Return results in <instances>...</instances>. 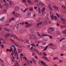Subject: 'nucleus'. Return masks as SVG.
Masks as SVG:
<instances>
[{"instance_id":"1","label":"nucleus","mask_w":66,"mask_h":66,"mask_svg":"<svg viewBox=\"0 0 66 66\" xmlns=\"http://www.w3.org/2000/svg\"><path fill=\"white\" fill-rule=\"evenodd\" d=\"M11 36L12 37H14V38H15V39H16L17 40H19V41H21L22 42H23L25 44H26V43H27L28 44H29V40H28V39H25V40L26 41V42H25L24 41V40L23 39L21 40V39H20L19 38H18L17 37V36H16V35H14L12 34L11 35Z\"/></svg>"},{"instance_id":"2","label":"nucleus","mask_w":66,"mask_h":66,"mask_svg":"<svg viewBox=\"0 0 66 66\" xmlns=\"http://www.w3.org/2000/svg\"><path fill=\"white\" fill-rule=\"evenodd\" d=\"M47 32L53 34L54 32V30L53 27H50L48 28Z\"/></svg>"},{"instance_id":"3","label":"nucleus","mask_w":66,"mask_h":66,"mask_svg":"<svg viewBox=\"0 0 66 66\" xmlns=\"http://www.w3.org/2000/svg\"><path fill=\"white\" fill-rule=\"evenodd\" d=\"M29 38L30 39L33 40V39H37V37L34 35H31L30 36Z\"/></svg>"},{"instance_id":"4","label":"nucleus","mask_w":66,"mask_h":66,"mask_svg":"<svg viewBox=\"0 0 66 66\" xmlns=\"http://www.w3.org/2000/svg\"><path fill=\"white\" fill-rule=\"evenodd\" d=\"M37 33V34L38 36H40V37H42L43 36H48V35L46 34H42L41 36L40 34H39V33L38 32Z\"/></svg>"},{"instance_id":"5","label":"nucleus","mask_w":66,"mask_h":66,"mask_svg":"<svg viewBox=\"0 0 66 66\" xmlns=\"http://www.w3.org/2000/svg\"><path fill=\"white\" fill-rule=\"evenodd\" d=\"M42 23H43V21H42L41 22L37 24V25L36 26V28H40V27H41V24H42Z\"/></svg>"},{"instance_id":"6","label":"nucleus","mask_w":66,"mask_h":66,"mask_svg":"<svg viewBox=\"0 0 66 66\" xmlns=\"http://www.w3.org/2000/svg\"><path fill=\"white\" fill-rule=\"evenodd\" d=\"M14 52L15 56H19V54L17 52V51H16V50H14Z\"/></svg>"},{"instance_id":"7","label":"nucleus","mask_w":66,"mask_h":66,"mask_svg":"<svg viewBox=\"0 0 66 66\" xmlns=\"http://www.w3.org/2000/svg\"><path fill=\"white\" fill-rule=\"evenodd\" d=\"M10 40L13 43V44H15V46H18V47H19V48H21V46H19V45H18L16 44V43H15V42L12 39H10Z\"/></svg>"},{"instance_id":"8","label":"nucleus","mask_w":66,"mask_h":66,"mask_svg":"<svg viewBox=\"0 0 66 66\" xmlns=\"http://www.w3.org/2000/svg\"><path fill=\"white\" fill-rule=\"evenodd\" d=\"M60 19L62 21H64V22H62V23L63 24H65V25H66V20L64 19L63 18H60Z\"/></svg>"},{"instance_id":"9","label":"nucleus","mask_w":66,"mask_h":66,"mask_svg":"<svg viewBox=\"0 0 66 66\" xmlns=\"http://www.w3.org/2000/svg\"><path fill=\"white\" fill-rule=\"evenodd\" d=\"M16 29H18L19 28V23L17 22L15 25Z\"/></svg>"},{"instance_id":"10","label":"nucleus","mask_w":66,"mask_h":66,"mask_svg":"<svg viewBox=\"0 0 66 66\" xmlns=\"http://www.w3.org/2000/svg\"><path fill=\"white\" fill-rule=\"evenodd\" d=\"M12 50H13V48H11L10 50V49H7L6 50V51L7 52H8L9 51H10V52H11Z\"/></svg>"},{"instance_id":"11","label":"nucleus","mask_w":66,"mask_h":66,"mask_svg":"<svg viewBox=\"0 0 66 66\" xmlns=\"http://www.w3.org/2000/svg\"><path fill=\"white\" fill-rule=\"evenodd\" d=\"M53 7L55 8V11H59V9H58V7L57 6H53Z\"/></svg>"},{"instance_id":"12","label":"nucleus","mask_w":66,"mask_h":66,"mask_svg":"<svg viewBox=\"0 0 66 66\" xmlns=\"http://www.w3.org/2000/svg\"><path fill=\"white\" fill-rule=\"evenodd\" d=\"M15 20V19L14 18H12L11 20H9V21H8V23H10V22H11V21H14Z\"/></svg>"},{"instance_id":"13","label":"nucleus","mask_w":66,"mask_h":66,"mask_svg":"<svg viewBox=\"0 0 66 66\" xmlns=\"http://www.w3.org/2000/svg\"><path fill=\"white\" fill-rule=\"evenodd\" d=\"M10 35V34L9 33L7 34L6 35H4V37H9V36Z\"/></svg>"},{"instance_id":"14","label":"nucleus","mask_w":66,"mask_h":66,"mask_svg":"<svg viewBox=\"0 0 66 66\" xmlns=\"http://www.w3.org/2000/svg\"><path fill=\"white\" fill-rule=\"evenodd\" d=\"M15 17H20V14L16 13H15V15L14 16Z\"/></svg>"},{"instance_id":"15","label":"nucleus","mask_w":66,"mask_h":66,"mask_svg":"<svg viewBox=\"0 0 66 66\" xmlns=\"http://www.w3.org/2000/svg\"><path fill=\"white\" fill-rule=\"evenodd\" d=\"M28 8H26L24 10V11H23V9H21V12H23L24 13L26 12L27 10H28Z\"/></svg>"},{"instance_id":"16","label":"nucleus","mask_w":66,"mask_h":66,"mask_svg":"<svg viewBox=\"0 0 66 66\" xmlns=\"http://www.w3.org/2000/svg\"><path fill=\"white\" fill-rule=\"evenodd\" d=\"M51 5V4L49 5H48V8L49 9H50V10H51V11H53V9H52V8L50 6Z\"/></svg>"},{"instance_id":"17","label":"nucleus","mask_w":66,"mask_h":66,"mask_svg":"<svg viewBox=\"0 0 66 66\" xmlns=\"http://www.w3.org/2000/svg\"><path fill=\"white\" fill-rule=\"evenodd\" d=\"M51 14V17L52 18V20H53L54 19V15H52L51 16V12H50Z\"/></svg>"},{"instance_id":"18","label":"nucleus","mask_w":66,"mask_h":66,"mask_svg":"<svg viewBox=\"0 0 66 66\" xmlns=\"http://www.w3.org/2000/svg\"><path fill=\"white\" fill-rule=\"evenodd\" d=\"M27 1L29 4H33V3L32 2H31V0H27Z\"/></svg>"},{"instance_id":"19","label":"nucleus","mask_w":66,"mask_h":66,"mask_svg":"<svg viewBox=\"0 0 66 66\" xmlns=\"http://www.w3.org/2000/svg\"><path fill=\"white\" fill-rule=\"evenodd\" d=\"M29 30L32 32V33H33L34 32V29L33 28H32V29H29Z\"/></svg>"},{"instance_id":"20","label":"nucleus","mask_w":66,"mask_h":66,"mask_svg":"<svg viewBox=\"0 0 66 66\" xmlns=\"http://www.w3.org/2000/svg\"><path fill=\"white\" fill-rule=\"evenodd\" d=\"M12 57L13 59L12 60V61L13 62H16V61L15 60V57L13 56Z\"/></svg>"},{"instance_id":"21","label":"nucleus","mask_w":66,"mask_h":66,"mask_svg":"<svg viewBox=\"0 0 66 66\" xmlns=\"http://www.w3.org/2000/svg\"><path fill=\"white\" fill-rule=\"evenodd\" d=\"M18 52L19 53H21V52H22V50L19 49H18Z\"/></svg>"},{"instance_id":"22","label":"nucleus","mask_w":66,"mask_h":66,"mask_svg":"<svg viewBox=\"0 0 66 66\" xmlns=\"http://www.w3.org/2000/svg\"><path fill=\"white\" fill-rule=\"evenodd\" d=\"M6 10L5 9H4L2 11V13H3V14H4V13H6Z\"/></svg>"},{"instance_id":"23","label":"nucleus","mask_w":66,"mask_h":66,"mask_svg":"<svg viewBox=\"0 0 66 66\" xmlns=\"http://www.w3.org/2000/svg\"><path fill=\"white\" fill-rule=\"evenodd\" d=\"M56 15L58 17V18H61V17H62V16L60 15H59V14L57 13H56Z\"/></svg>"},{"instance_id":"24","label":"nucleus","mask_w":66,"mask_h":66,"mask_svg":"<svg viewBox=\"0 0 66 66\" xmlns=\"http://www.w3.org/2000/svg\"><path fill=\"white\" fill-rule=\"evenodd\" d=\"M27 63L29 65V64H30V63H32V61L31 60H30V61H28L27 62Z\"/></svg>"},{"instance_id":"25","label":"nucleus","mask_w":66,"mask_h":66,"mask_svg":"<svg viewBox=\"0 0 66 66\" xmlns=\"http://www.w3.org/2000/svg\"><path fill=\"white\" fill-rule=\"evenodd\" d=\"M4 19H5V17H2V18L0 19L1 21H3V20Z\"/></svg>"},{"instance_id":"26","label":"nucleus","mask_w":66,"mask_h":66,"mask_svg":"<svg viewBox=\"0 0 66 66\" xmlns=\"http://www.w3.org/2000/svg\"><path fill=\"white\" fill-rule=\"evenodd\" d=\"M41 63L42 65H46L45 63V62L42 61H41Z\"/></svg>"},{"instance_id":"27","label":"nucleus","mask_w":66,"mask_h":66,"mask_svg":"<svg viewBox=\"0 0 66 66\" xmlns=\"http://www.w3.org/2000/svg\"><path fill=\"white\" fill-rule=\"evenodd\" d=\"M35 50H36V51L37 52V53H38L39 54V55H42V53H39L38 51H37V50L35 49Z\"/></svg>"},{"instance_id":"28","label":"nucleus","mask_w":66,"mask_h":66,"mask_svg":"<svg viewBox=\"0 0 66 66\" xmlns=\"http://www.w3.org/2000/svg\"><path fill=\"white\" fill-rule=\"evenodd\" d=\"M19 7L18 6H16L15 7V10H19Z\"/></svg>"},{"instance_id":"29","label":"nucleus","mask_w":66,"mask_h":66,"mask_svg":"<svg viewBox=\"0 0 66 66\" xmlns=\"http://www.w3.org/2000/svg\"><path fill=\"white\" fill-rule=\"evenodd\" d=\"M29 10L30 11H33V7H31L29 8Z\"/></svg>"},{"instance_id":"30","label":"nucleus","mask_w":66,"mask_h":66,"mask_svg":"<svg viewBox=\"0 0 66 66\" xmlns=\"http://www.w3.org/2000/svg\"><path fill=\"white\" fill-rule=\"evenodd\" d=\"M31 15V13L29 12L28 13V17H30Z\"/></svg>"},{"instance_id":"31","label":"nucleus","mask_w":66,"mask_h":66,"mask_svg":"<svg viewBox=\"0 0 66 66\" xmlns=\"http://www.w3.org/2000/svg\"><path fill=\"white\" fill-rule=\"evenodd\" d=\"M11 46L12 47H14V50H16V47H15V45H12Z\"/></svg>"},{"instance_id":"32","label":"nucleus","mask_w":66,"mask_h":66,"mask_svg":"<svg viewBox=\"0 0 66 66\" xmlns=\"http://www.w3.org/2000/svg\"><path fill=\"white\" fill-rule=\"evenodd\" d=\"M48 46H47L45 47V48L44 50L43 51H46V50L47 49V48H48Z\"/></svg>"},{"instance_id":"33","label":"nucleus","mask_w":66,"mask_h":66,"mask_svg":"<svg viewBox=\"0 0 66 66\" xmlns=\"http://www.w3.org/2000/svg\"><path fill=\"white\" fill-rule=\"evenodd\" d=\"M4 30H5V31H8V32H9V30L7 29L6 28H4Z\"/></svg>"},{"instance_id":"34","label":"nucleus","mask_w":66,"mask_h":66,"mask_svg":"<svg viewBox=\"0 0 66 66\" xmlns=\"http://www.w3.org/2000/svg\"><path fill=\"white\" fill-rule=\"evenodd\" d=\"M45 19L46 20H47V21H49V19L48 18L47 16L45 17Z\"/></svg>"},{"instance_id":"35","label":"nucleus","mask_w":66,"mask_h":66,"mask_svg":"<svg viewBox=\"0 0 66 66\" xmlns=\"http://www.w3.org/2000/svg\"><path fill=\"white\" fill-rule=\"evenodd\" d=\"M62 33L63 34H66V31L65 30H63L62 31Z\"/></svg>"},{"instance_id":"36","label":"nucleus","mask_w":66,"mask_h":66,"mask_svg":"<svg viewBox=\"0 0 66 66\" xmlns=\"http://www.w3.org/2000/svg\"><path fill=\"white\" fill-rule=\"evenodd\" d=\"M19 66V63H18V62H16L15 65H13V66Z\"/></svg>"},{"instance_id":"37","label":"nucleus","mask_w":66,"mask_h":66,"mask_svg":"<svg viewBox=\"0 0 66 66\" xmlns=\"http://www.w3.org/2000/svg\"><path fill=\"white\" fill-rule=\"evenodd\" d=\"M42 43V42L40 41H37L36 42V43H38V44H40V43Z\"/></svg>"},{"instance_id":"38","label":"nucleus","mask_w":66,"mask_h":66,"mask_svg":"<svg viewBox=\"0 0 66 66\" xmlns=\"http://www.w3.org/2000/svg\"><path fill=\"white\" fill-rule=\"evenodd\" d=\"M43 59H45V60H48V58H47L46 57L43 56Z\"/></svg>"},{"instance_id":"39","label":"nucleus","mask_w":66,"mask_h":66,"mask_svg":"<svg viewBox=\"0 0 66 66\" xmlns=\"http://www.w3.org/2000/svg\"><path fill=\"white\" fill-rule=\"evenodd\" d=\"M47 23V22L46 21H44L43 22V24L44 25L46 24Z\"/></svg>"},{"instance_id":"40","label":"nucleus","mask_w":66,"mask_h":66,"mask_svg":"<svg viewBox=\"0 0 66 66\" xmlns=\"http://www.w3.org/2000/svg\"><path fill=\"white\" fill-rule=\"evenodd\" d=\"M45 11V8L43 7L42 9L41 10V11L42 12H44Z\"/></svg>"},{"instance_id":"41","label":"nucleus","mask_w":66,"mask_h":66,"mask_svg":"<svg viewBox=\"0 0 66 66\" xmlns=\"http://www.w3.org/2000/svg\"><path fill=\"white\" fill-rule=\"evenodd\" d=\"M56 33L57 34L59 35L61 34V32H60V31H57L56 32Z\"/></svg>"},{"instance_id":"42","label":"nucleus","mask_w":66,"mask_h":66,"mask_svg":"<svg viewBox=\"0 0 66 66\" xmlns=\"http://www.w3.org/2000/svg\"><path fill=\"white\" fill-rule=\"evenodd\" d=\"M47 36L49 37V38H50V39H52V36H51L48 35Z\"/></svg>"},{"instance_id":"43","label":"nucleus","mask_w":66,"mask_h":66,"mask_svg":"<svg viewBox=\"0 0 66 66\" xmlns=\"http://www.w3.org/2000/svg\"><path fill=\"white\" fill-rule=\"evenodd\" d=\"M65 38H62L60 40V42H62V40H65Z\"/></svg>"},{"instance_id":"44","label":"nucleus","mask_w":66,"mask_h":66,"mask_svg":"<svg viewBox=\"0 0 66 66\" xmlns=\"http://www.w3.org/2000/svg\"><path fill=\"white\" fill-rule=\"evenodd\" d=\"M43 54L44 56H47V54L45 52H43Z\"/></svg>"},{"instance_id":"45","label":"nucleus","mask_w":66,"mask_h":66,"mask_svg":"<svg viewBox=\"0 0 66 66\" xmlns=\"http://www.w3.org/2000/svg\"><path fill=\"white\" fill-rule=\"evenodd\" d=\"M62 11L63 12V13H66V10H64V9H63L62 10Z\"/></svg>"},{"instance_id":"46","label":"nucleus","mask_w":66,"mask_h":66,"mask_svg":"<svg viewBox=\"0 0 66 66\" xmlns=\"http://www.w3.org/2000/svg\"><path fill=\"white\" fill-rule=\"evenodd\" d=\"M30 26V24H28L26 26V27H28Z\"/></svg>"},{"instance_id":"47","label":"nucleus","mask_w":66,"mask_h":66,"mask_svg":"<svg viewBox=\"0 0 66 66\" xmlns=\"http://www.w3.org/2000/svg\"><path fill=\"white\" fill-rule=\"evenodd\" d=\"M53 45V43H50L49 45V46H52Z\"/></svg>"},{"instance_id":"48","label":"nucleus","mask_w":66,"mask_h":66,"mask_svg":"<svg viewBox=\"0 0 66 66\" xmlns=\"http://www.w3.org/2000/svg\"><path fill=\"white\" fill-rule=\"evenodd\" d=\"M9 4H10V5H11V6L12 5V2H9Z\"/></svg>"},{"instance_id":"49","label":"nucleus","mask_w":66,"mask_h":66,"mask_svg":"<svg viewBox=\"0 0 66 66\" xmlns=\"http://www.w3.org/2000/svg\"><path fill=\"white\" fill-rule=\"evenodd\" d=\"M62 7L63 8V9H66V7L63 5H62Z\"/></svg>"},{"instance_id":"50","label":"nucleus","mask_w":66,"mask_h":66,"mask_svg":"<svg viewBox=\"0 0 66 66\" xmlns=\"http://www.w3.org/2000/svg\"><path fill=\"white\" fill-rule=\"evenodd\" d=\"M5 5H6V6H9V4H8V3H5Z\"/></svg>"},{"instance_id":"51","label":"nucleus","mask_w":66,"mask_h":66,"mask_svg":"<svg viewBox=\"0 0 66 66\" xmlns=\"http://www.w3.org/2000/svg\"><path fill=\"white\" fill-rule=\"evenodd\" d=\"M57 59H58V57H54L53 58V59L54 60H55Z\"/></svg>"},{"instance_id":"52","label":"nucleus","mask_w":66,"mask_h":66,"mask_svg":"<svg viewBox=\"0 0 66 66\" xmlns=\"http://www.w3.org/2000/svg\"><path fill=\"white\" fill-rule=\"evenodd\" d=\"M1 65L2 66H4V62L3 63H1Z\"/></svg>"},{"instance_id":"53","label":"nucleus","mask_w":66,"mask_h":66,"mask_svg":"<svg viewBox=\"0 0 66 66\" xmlns=\"http://www.w3.org/2000/svg\"><path fill=\"white\" fill-rule=\"evenodd\" d=\"M20 33L21 34H24V31H21L20 32Z\"/></svg>"},{"instance_id":"54","label":"nucleus","mask_w":66,"mask_h":66,"mask_svg":"<svg viewBox=\"0 0 66 66\" xmlns=\"http://www.w3.org/2000/svg\"><path fill=\"white\" fill-rule=\"evenodd\" d=\"M42 46H39L38 48L39 49H41Z\"/></svg>"},{"instance_id":"55","label":"nucleus","mask_w":66,"mask_h":66,"mask_svg":"<svg viewBox=\"0 0 66 66\" xmlns=\"http://www.w3.org/2000/svg\"><path fill=\"white\" fill-rule=\"evenodd\" d=\"M16 13L15 12H13L12 13V14H14L15 15Z\"/></svg>"},{"instance_id":"56","label":"nucleus","mask_w":66,"mask_h":66,"mask_svg":"<svg viewBox=\"0 0 66 66\" xmlns=\"http://www.w3.org/2000/svg\"><path fill=\"white\" fill-rule=\"evenodd\" d=\"M0 61H1V63H4V61H3V60H2L1 59H0Z\"/></svg>"},{"instance_id":"57","label":"nucleus","mask_w":66,"mask_h":66,"mask_svg":"<svg viewBox=\"0 0 66 66\" xmlns=\"http://www.w3.org/2000/svg\"><path fill=\"white\" fill-rule=\"evenodd\" d=\"M54 18L55 20H56V19H57V17H56V16H55Z\"/></svg>"},{"instance_id":"58","label":"nucleus","mask_w":66,"mask_h":66,"mask_svg":"<svg viewBox=\"0 0 66 66\" xmlns=\"http://www.w3.org/2000/svg\"><path fill=\"white\" fill-rule=\"evenodd\" d=\"M32 61L34 62H35V60H34V59L33 58L32 59Z\"/></svg>"},{"instance_id":"59","label":"nucleus","mask_w":66,"mask_h":66,"mask_svg":"<svg viewBox=\"0 0 66 66\" xmlns=\"http://www.w3.org/2000/svg\"><path fill=\"white\" fill-rule=\"evenodd\" d=\"M39 12H38V13H40V8H39Z\"/></svg>"},{"instance_id":"60","label":"nucleus","mask_w":66,"mask_h":66,"mask_svg":"<svg viewBox=\"0 0 66 66\" xmlns=\"http://www.w3.org/2000/svg\"><path fill=\"white\" fill-rule=\"evenodd\" d=\"M9 6H6V8L7 9H8L9 8Z\"/></svg>"},{"instance_id":"61","label":"nucleus","mask_w":66,"mask_h":66,"mask_svg":"<svg viewBox=\"0 0 66 66\" xmlns=\"http://www.w3.org/2000/svg\"><path fill=\"white\" fill-rule=\"evenodd\" d=\"M33 49V47H31L30 48V50H32Z\"/></svg>"},{"instance_id":"62","label":"nucleus","mask_w":66,"mask_h":66,"mask_svg":"<svg viewBox=\"0 0 66 66\" xmlns=\"http://www.w3.org/2000/svg\"><path fill=\"white\" fill-rule=\"evenodd\" d=\"M21 56H23V54L22 53H21L20 54Z\"/></svg>"},{"instance_id":"63","label":"nucleus","mask_w":66,"mask_h":66,"mask_svg":"<svg viewBox=\"0 0 66 66\" xmlns=\"http://www.w3.org/2000/svg\"><path fill=\"white\" fill-rule=\"evenodd\" d=\"M31 45L32 46H34V47H35V45L34 44H32Z\"/></svg>"},{"instance_id":"64","label":"nucleus","mask_w":66,"mask_h":66,"mask_svg":"<svg viewBox=\"0 0 66 66\" xmlns=\"http://www.w3.org/2000/svg\"><path fill=\"white\" fill-rule=\"evenodd\" d=\"M20 24H24V23H20Z\"/></svg>"}]
</instances>
